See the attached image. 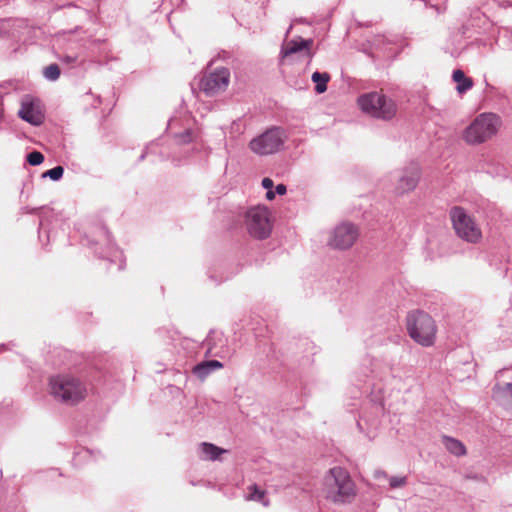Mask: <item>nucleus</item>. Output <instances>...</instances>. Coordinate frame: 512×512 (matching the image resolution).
<instances>
[{"mask_svg":"<svg viewBox=\"0 0 512 512\" xmlns=\"http://www.w3.org/2000/svg\"><path fill=\"white\" fill-rule=\"evenodd\" d=\"M229 80L230 72L227 68H216L215 71L206 74L201 79L200 86L207 95L212 96L224 91L229 84Z\"/></svg>","mask_w":512,"mask_h":512,"instance_id":"nucleus-11","label":"nucleus"},{"mask_svg":"<svg viewBox=\"0 0 512 512\" xmlns=\"http://www.w3.org/2000/svg\"><path fill=\"white\" fill-rule=\"evenodd\" d=\"M453 81L457 83L456 90L462 94L468 91L473 86L471 78L465 76L464 72L460 69L455 70L452 74Z\"/></svg>","mask_w":512,"mask_h":512,"instance_id":"nucleus-17","label":"nucleus"},{"mask_svg":"<svg viewBox=\"0 0 512 512\" xmlns=\"http://www.w3.org/2000/svg\"><path fill=\"white\" fill-rule=\"evenodd\" d=\"M508 34H510L512 36V31H508V30H503L501 33H500V37H499V41H503V38L507 37Z\"/></svg>","mask_w":512,"mask_h":512,"instance_id":"nucleus-31","label":"nucleus"},{"mask_svg":"<svg viewBox=\"0 0 512 512\" xmlns=\"http://www.w3.org/2000/svg\"><path fill=\"white\" fill-rule=\"evenodd\" d=\"M249 489V500L261 502L264 506L268 505V502L265 500V492L263 490L258 489V487L255 485L251 486Z\"/></svg>","mask_w":512,"mask_h":512,"instance_id":"nucleus-20","label":"nucleus"},{"mask_svg":"<svg viewBox=\"0 0 512 512\" xmlns=\"http://www.w3.org/2000/svg\"><path fill=\"white\" fill-rule=\"evenodd\" d=\"M359 237L357 226L344 222L337 225L330 233L328 245L333 249L347 250L351 248Z\"/></svg>","mask_w":512,"mask_h":512,"instance_id":"nucleus-10","label":"nucleus"},{"mask_svg":"<svg viewBox=\"0 0 512 512\" xmlns=\"http://www.w3.org/2000/svg\"><path fill=\"white\" fill-rule=\"evenodd\" d=\"M226 452L227 450L217 447L211 443L202 442L199 445L200 457L204 460H217L221 454Z\"/></svg>","mask_w":512,"mask_h":512,"instance_id":"nucleus-16","label":"nucleus"},{"mask_svg":"<svg viewBox=\"0 0 512 512\" xmlns=\"http://www.w3.org/2000/svg\"><path fill=\"white\" fill-rule=\"evenodd\" d=\"M64 61H66L67 63H72V62L75 61V58L67 56V57L64 58Z\"/></svg>","mask_w":512,"mask_h":512,"instance_id":"nucleus-33","label":"nucleus"},{"mask_svg":"<svg viewBox=\"0 0 512 512\" xmlns=\"http://www.w3.org/2000/svg\"><path fill=\"white\" fill-rule=\"evenodd\" d=\"M443 443L446 449L456 456H462L466 453L465 446L457 439L445 436Z\"/></svg>","mask_w":512,"mask_h":512,"instance_id":"nucleus-19","label":"nucleus"},{"mask_svg":"<svg viewBox=\"0 0 512 512\" xmlns=\"http://www.w3.org/2000/svg\"><path fill=\"white\" fill-rule=\"evenodd\" d=\"M193 139L192 132L190 129H185L182 133L176 135V140L178 143H189Z\"/></svg>","mask_w":512,"mask_h":512,"instance_id":"nucleus-24","label":"nucleus"},{"mask_svg":"<svg viewBox=\"0 0 512 512\" xmlns=\"http://www.w3.org/2000/svg\"><path fill=\"white\" fill-rule=\"evenodd\" d=\"M275 194H276L275 191H273L272 189H269L266 192V198L268 200H273L275 198Z\"/></svg>","mask_w":512,"mask_h":512,"instance_id":"nucleus-30","label":"nucleus"},{"mask_svg":"<svg viewBox=\"0 0 512 512\" xmlns=\"http://www.w3.org/2000/svg\"><path fill=\"white\" fill-rule=\"evenodd\" d=\"M64 169L62 166H56L43 174V177H49L53 181H58L62 178Z\"/></svg>","mask_w":512,"mask_h":512,"instance_id":"nucleus-22","label":"nucleus"},{"mask_svg":"<svg viewBox=\"0 0 512 512\" xmlns=\"http://www.w3.org/2000/svg\"><path fill=\"white\" fill-rule=\"evenodd\" d=\"M500 119L493 113H482L464 130L463 139L470 145L481 144L495 135Z\"/></svg>","mask_w":512,"mask_h":512,"instance_id":"nucleus-5","label":"nucleus"},{"mask_svg":"<svg viewBox=\"0 0 512 512\" xmlns=\"http://www.w3.org/2000/svg\"><path fill=\"white\" fill-rule=\"evenodd\" d=\"M50 393L56 399L66 404H76L87 394L85 384L72 375H57L50 378Z\"/></svg>","mask_w":512,"mask_h":512,"instance_id":"nucleus-2","label":"nucleus"},{"mask_svg":"<svg viewBox=\"0 0 512 512\" xmlns=\"http://www.w3.org/2000/svg\"><path fill=\"white\" fill-rule=\"evenodd\" d=\"M409 336L418 344L428 347L434 344L436 324L432 317L422 311L411 312L407 316Z\"/></svg>","mask_w":512,"mask_h":512,"instance_id":"nucleus-4","label":"nucleus"},{"mask_svg":"<svg viewBox=\"0 0 512 512\" xmlns=\"http://www.w3.org/2000/svg\"><path fill=\"white\" fill-rule=\"evenodd\" d=\"M323 491L326 498L335 503L349 502L355 495L354 483L341 467H334L325 475Z\"/></svg>","mask_w":512,"mask_h":512,"instance_id":"nucleus-1","label":"nucleus"},{"mask_svg":"<svg viewBox=\"0 0 512 512\" xmlns=\"http://www.w3.org/2000/svg\"><path fill=\"white\" fill-rule=\"evenodd\" d=\"M494 399L507 409H512V382L496 385L493 388Z\"/></svg>","mask_w":512,"mask_h":512,"instance_id":"nucleus-13","label":"nucleus"},{"mask_svg":"<svg viewBox=\"0 0 512 512\" xmlns=\"http://www.w3.org/2000/svg\"><path fill=\"white\" fill-rule=\"evenodd\" d=\"M18 115L22 120L34 126H39L44 121L39 101L28 97L23 99Z\"/></svg>","mask_w":512,"mask_h":512,"instance_id":"nucleus-12","label":"nucleus"},{"mask_svg":"<svg viewBox=\"0 0 512 512\" xmlns=\"http://www.w3.org/2000/svg\"><path fill=\"white\" fill-rule=\"evenodd\" d=\"M223 364L218 360L202 361L193 368V373L204 380L211 372L221 369Z\"/></svg>","mask_w":512,"mask_h":512,"instance_id":"nucleus-15","label":"nucleus"},{"mask_svg":"<svg viewBox=\"0 0 512 512\" xmlns=\"http://www.w3.org/2000/svg\"><path fill=\"white\" fill-rule=\"evenodd\" d=\"M101 236L103 237V242L109 247V249H112L111 246V239L110 234L105 228L100 229Z\"/></svg>","mask_w":512,"mask_h":512,"instance_id":"nucleus-26","label":"nucleus"},{"mask_svg":"<svg viewBox=\"0 0 512 512\" xmlns=\"http://www.w3.org/2000/svg\"><path fill=\"white\" fill-rule=\"evenodd\" d=\"M172 161H173L176 165H178V164H179V162L177 161V159H176V158H174V157L172 158Z\"/></svg>","mask_w":512,"mask_h":512,"instance_id":"nucleus-34","label":"nucleus"},{"mask_svg":"<svg viewBox=\"0 0 512 512\" xmlns=\"http://www.w3.org/2000/svg\"><path fill=\"white\" fill-rule=\"evenodd\" d=\"M43 73L46 79L55 81L60 76V68L57 64H50L44 69Z\"/></svg>","mask_w":512,"mask_h":512,"instance_id":"nucleus-21","label":"nucleus"},{"mask_svg":"<svg viewBox=\"0 0 512 512\" xmlns=\"http://www.w3.org/2000/svg\"><path fill=\"white\" fill-rule=\"evenodd\" d=\"M248 233L255 239H266L272 231L269 210L264 206L250 208L245 215Z\"/></svg>","mask_w":512,"mask_h":512,"instance_id":"nucleus-8","label":"nucleus"},{"mask_svg":"<svg viewBox=\"0 0 512 512\" xmlns=\"http://www.w3.org/2000/svg\"><path fill=\"white\" fill-rule=\"evenodd\" d=\"M157 145H158L157 143L153 142V143H151V144L147 147V150H148V151H154V149L156 148V146H157Z\"/></svg>","mask_w":512,"mask_h":512,"instance_id":"nucleus-32","label":"nucleus"},{"mask_svg":"<svg viewBox=\"0 0 512 512\" xmlns=\"http://www.w3.org/2000/svg\"><path fill=\"white\" fill-rule=\"evenodd\" d=\"M450 218L458 237L469 242L477 243L482 238V232L475 220L462 207H453Z\"/></svg>","mask_w":512,"mask_h":512,"instance_id":"nucleus-7","label":"nucleus"},{"mask_svg":"<svg viewBox=\"0 0 512 512\" xmlns=\"http://www.w3.org/2000/svg\"><path fill=\"white\" fill-rule=\"evenodd\" d=\"M420 177L421 168L416 162H410L405 167L396 170L392 174L395 193L402 195L413 191L417 187Z\"/></svg>","mask_w":512,"mask_h":512,"instance_id":"nucleus-9","label":"nucleus"},{"mask_svg":"<svg viewBox=\"0 0 512 512\" xmlns=\"http://www.w3.org/2000/svg\"><path fill=\"white\" fill-rule=\"evenodd\" d=\"M287 191V188L284 184H278L275 189V193L278 195H284Z\"/></svg>","mask_w":512,"mask_h":512,"instance_id":"nucleus-29","label":"nucleus"},{"mask_svg":"<svg viewBox=\"0 0 512 512\" xmlns=\"http://www.w3.org/2000/svg\"><path fill=\"white\" fill-rule=\"evenodd\" d=\"M44 161V156L39 151H32L27 155V162L32 166L40 165Z\"/></svg>","mask_w":512,"mask_h":512,"instance_id":"nucleus-23","label":"nucleus"},{"mask_svg":"<svg viewBox=\"0 0 512 512\" xmlns=\"http://www.w3.org/2000/svg\"><path fill=\"white\" fill-rule=\"evenodd\" d=\"M357 103L365 114L380 120H391L396 116L395 101L381 92L372 91L358 97Z\"/></svg>","mask_w":512,"mask_h":512,"instance_id":"nucleus-3","label":"nucleus"},{"mask_svg":"<svg viewBox=\"0 0 512 512\" xmlns=\"http://www.w3.org/2000/svg\"><path fill=\"white\" fill-rule=\"evenodd\" d=\"M407 478L406 477H391L389 480V484L391 488H399L406 484Z\"/></svg>","mask_w":512,"mask_h":512,"instance_id":"nucleus-25","label":"nucleus"},{"mask_svg":"<svg viewBox=\"0 0 512 512\" xmlns=\"http://www.w3.org/2000/svg\"><path fill=\"white\" fill-rule=\"evenodd\" d=\"M273 180L271 178H268V177H265L263 180H262V186L263 188L269 190V189H272L273 188Z\"/></svg>","mask_w":512,"mask_h":512,"instance_id":"nucleus-27","label":"nucleus"},{"mask_svg":"<svg viewBox=\"0 0 512 512\" xmlns=\"http://www.w3.org/2000/svg\"><path fill=\"white\" fill-rule=\"evenodd\" d=\"M315 83V91L318 94H322L327 90V83L330 80V75L327 72H314L311 77Z\"/></svg>","mask_w":512,"mask_h":512,"instance_id":"nucleus-18","label":"nucleus"},{"mask_svg":"<svg viewBox=\"0 0 512 512\" xmlns=\"http://www.w3.org/2000/svg\"><path fill=\"white\" fill-rule=\"evenodd\" d=\"M313 44L312 39H298V40H291L289 41L285 47L282 48V55L284 57L294 54L296 52L307 50L308 55L311 56L309 49Z\"/></svg>","mask_w":512,"mask_h":512,"instance_id":"nucleus-14","label":"nucleus"},{"mask_svg":"<svg viewBox=\"0 0 512 512\" xmlns=\"http://www.w3.org/2000/svg\"><path fill=\"white\" fill-rule=\"evenodd\" d=\"M287 138L284 128L274 126L254 137L249 142V149L259 156L272 155L283 148Z\"/></svg>","mask_w":512,"mask_h":512,"instance_id":"nucleus-6","label":"nucleus"},{"mask_svg":"<svg viewBox=\"0 0 512 512\" xmlns=\"http://www.w3.org/2000/svg\"><path fill=\"white\" fill-rule=\"evenodd\" d=\"M212 336H209L206 341H205V346H207V353L209 354H213L214 356H218L219 354L218 353H213L212 352V347H211V343H212Z\"/></svg>","mask_w":512,"mask_h":512,"instance_id":"nucleus-28","label":"nucleus"}]
</instances>
